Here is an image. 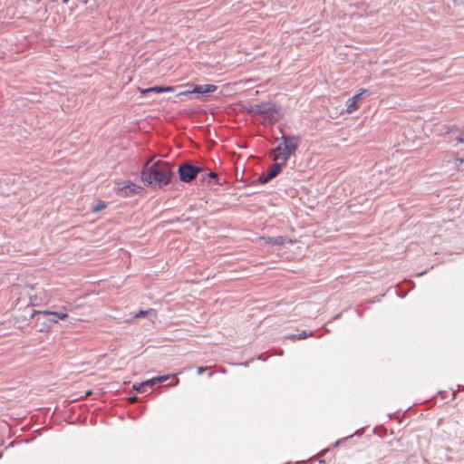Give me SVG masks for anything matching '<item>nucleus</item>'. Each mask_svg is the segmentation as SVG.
<instances>
[{"instance_id":"18","label":"nucleus","mask_w":464,"mask_h":464,"mask_svg":"<svg viewBox=\"0 0 464 464\" xmlns=\"http://www.w3.org/2000/svg\"><path fill=\"white\" fill-rule=\"evenodd\" d=\"M208 368L207 367H198V373L200 375L202 374Z\"/></svg>"},{"instance_id":"4","label":"nucleus","mask_w":464,"mask_h":464,"mask_svg":"<svg viewBox=\"0 0 464 464\" xmlns=\"http://www.w3.org/2000/svg\"><path fill=\"white\" fill-rule=\"evenodd\" d=\"M200 171L201 169L199 168L185 163L179 168V179L183 182H190Z\"/></svg>"},{"instance_id":"10","label":"nucleus","mask_w":464,"mask_h":464,"mask_svg":"<svg viewBox=\"0 0 464 464\" xmlns=\"http://www.w3.org/2000/svg\"><path fill=\"white\" fill-rule=\"evenodd\" d=\"M172 91H173L172 87L154 86V87H150L146 90H143L142 92H152L160 93V92H172Z\"/></svg>"},{"instance_id":"21","label":"nucleus","mask_w":464,"mask_h":464,"mask_svg":"<svg viewBox=\"0 0 464 464\" xmlns=\"http://www.w3.org/2000/svg\"><path fill=\"white\" fill-rule=\"evenodd\" d=\"M208 175H209V177H211V178H216V177H217V174H216L215 172H212V171H211V172H209V174H208Z\"/></svg>"},{"instance_id":"14","label":"nucleus","mask_w":464,"mask_h":464,"mask_svg":"<svg viewBox=\"0 0 464 464\" xmlns=\"http://www.w3.org/2000/svg\"><path fill=\"white\" fill-rule=\"evenodd\" d=\"M312 335V332H306V331H303L302 333H300L297 336L296 335H292L293 338H297V339H305L306 337Z\"/></svg>"},{"instance_id":"2","label":"nucleus","mask_w":464,"mask_h":464,"mask_svg":"<svg viewBox=\"0 0 464 464\" xmlns=\"http://www.w3.org/2000/svg\"><path fill=\"white\" fill-rule=\"evenodd\" d=\"M281 139L282 142L273 150L271 157L276 164H282V168H284L289 157L297 150L300 138L283 135Z\"/></svg>"},{"instance_id":"23","label":"nucleus","mask_w":464,"mask_h":464,"mask_svg":"<svg viewBox=\"0 0 464 464\" xmlns=\"http://www.w3.org/2000/svg\"><path fill=\"white\" fill-rule=\"evenodd\" d=\"M339 443H340V440H337V441L334 443V446H337Z\"/></svg>"},{"instance_id":"19","label":"nucleus","mask_w":464,"mask_h":464,"mask_svg":"<svg viewBox=\"0 0 464 464\" xmlns=\"http://www.w3.org/2000/svg\"><path fill=\"white\" fill-rule=\"evenodd\" d=\"M457 140L460 143H464V134H460L458 138H457Z\"/></svg>"},{"instance_id":"17","label":"nucleus","mask_w":464,"mask_h":464,"mask_svg":"<svg viewBox=\"0 0 464 464\" xmlns=\"http://www.w3.org/2000/svg\"><path fill=\"white\" fill-rule=\"evenodd\" d=\"M269 241L274 244H283V238L281 237H275V238H269Z\"/></svg>"},{"instance_id":"3","label":"nucleus","mask_w":464,"mask_h":464,"mask_svg":"<svg viewBox=\"0 0 464 464\" xmlns=\"http://www.w3.org/2000/svg\"><path fill=\"white\" fill-rule=\"evenodd\" d=\"M248 111L255 116L261 117L262 121L266 123H274L283 115L281 107L273 102L252 104L248 108Z\"/></svg>"},{"instance_id":"9","label":"nucleus","mask_w":464,"mask_h":464,"mask_svg":"<svg viewBox=\"0 0 464 464\" xmlns=\"http://www.w3.org/2000/svg\"><path fill=\"white\" fill-rule=\"evenodd\" d=\"M43 314L49 316V321L53 323H57L58 320H63L68 317V314L65 312L44 311Z\"/></svg>"},{"instance_id":"20","label":"nucleus","mask_w":464,"mask_h":464,"mask_svg":"<svg viewBox=\"0 0 464 464\" xmlns=\"http://www.w3.org/2000/svg\"><path fill=\"white\" fill-rule=\"evenodd\" d=\"M463 162H464L463 159H458L457 162H456V165L459 166V165L462 164Z\"/></svg>"},{"instance_id":"15","label":"nucleus","mask_w":464,"mask_h":464,"mask_svg":"<svg viewBox=\"0 0 464 464\" xmlns=\"http://www.w3.org/2000/svg\"><path fill=\"white\" fill-rule=\"evenodd\" d=\"M133 389L136 390L140 393H144L148 391L146 386H141V382L139 384H134Z\"/></svg>"},{"instance_id":"1","label":"nucleus","mask_w":464,"mask_h":464,"mask_svg":"<svg viewBox=\"0 0 464 464\" xmlns=\"http://www.w3.org/2000/svg\"><path fill=\"white\" fill-rule=\"evenodd\" d=\"M172 175L168 162L151 158L144 165L141 180L153 188H162L170 182Z\"/></svg>"},{"instance_id":"8","label":"nucleus","mask_w":464,"mask_h":464,"mask_svg":"<svg viewBox=\"0 0 464 464\" xmlns=\"http://www.w3.org/2000/svg\"><path fill=\"white\" fill-rule=\"evenodd\" d=\"M367 92V90H362L361 92L355 94L347 102V111L349 113H353L358 108V102L362 100L363 93Z\"/></svg>"},{"instance_id":"5","label":"nucleus","mask_w":464,"mask_h":464,"mask_svg":"<svg viewBox=\"0 0 464 464\" xmlns=\"http://www.w3.org/2000/svg\"><path fill=\"white\" fill-rule=\"evenodd\" d=\"M138 186L130 180L116 183L115 190L118 195L127 197L137 192Z\"/></svg>"},{"instance_id":"12","label":"nucleus","mask_w":464,"mask_h":464,"mask_svg":"<svg viewBox=\"0 0 464 464\" xmlns=\"http://www.w3.org/2000/svg\"><path fill=\"white\" fill-rule=\"evenodd\" d=\"M175 378V382H174V386L178 385L179 380L176 377V374H168V375H162V376H158V377H154V382H156V383H160V382H163L167 380H169V378Z\"/></svg>"},{"instance_id":"13","label":"nucleus","mask_w":464,"mask_h":464,"mask_svg":"<svg viewBox=\"0 0 464 464\" xmlns=\"http://www.w3.org/2000/svg\"><path fill=\"white\" fill-rule=\"evenodd\" d=\"M157 383H156V382H154V377L141 382V386H146L147 390L151 389Z\"/></svg>"},{"instance_id":"7","label":"nucleus","mask_w":464,"mask_h":464,"mask_svg":"<svg viewBox=\"0 0 464 464\" xmlns=\"http://www.w3.org/2000/svg\"><path fill=\"white\" fill-rule=\"evenodd\" d=\"M217 90V86L213 84H204V85H196L193 90L191 91H186L181 92L182 95H187L190 93H197V94H205L213 92Z\"/></svg>"},{"instance_id":"6","label":"nucleus","mask_w":464,"mask_h":464,"mask_svg":"<svg viewBox=\"0 0 464 464\" xmlns=\"http://www.w3.org/2000/svg\"><path fill=\"white\" fill-rule=\"evenodd\" d=\"M282 164H273L271 168L267 170L266 173H262L259 178L258 181L262 184L268 182L275 177H276L281 171H282Z\"/></svg>"},{"instance_id":"16","label":"nucleus","mask_w":464,"mask_h":464,"mask_svg":"<svg viewBox=\"0 0 464 464\" xmlns=\"http://www.w3.org/2000/svg\"><path fill=\"white\" fill-rule=\"evenodd\" d=\"M105 207H106V205H105L103 202L100 201L99 203H97V205H96V206H94V207L92 208V210H93L94 212H98V211H100V210L103 209Z\"/></svg>"},{"instance_id":"11","label":"nucleus","mask_w":464,"mask_h":464,"mask_svg":"<svg viewBox=\"0 0 464 464\" xmlns=\"http://www.w3.org/2000/svg\"><path fill=\"white\" fill-rule=\"evenodd\" d=\"M142 316H148L150 320H152L154 317H156V312L153 309L140 310L134 315L135 318H140Z\"/></svg>"},{"instance_id":"22","label":"nucleus","mask_w":464,"mask_h":464,"mask_svg":"<svg viewBox=\"0 0 464 464\" xmlns=\"http://www.w3.org/2000/svg\"><path fill=\"white\" fill-rule=\"evenodd\" d=\"M136 400H137V398H136V397H131V398H130V401L131 402L135 401Z\"/></svg>"}]
</instances>
